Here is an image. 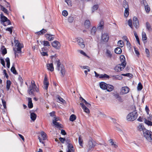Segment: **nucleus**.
I'll return each mask as SVG.
<instances>
[{"mask_svg": "<svg viewBox=\"0 0 152 152\" xmlns=\"http://www.w3.org/2000/svg\"><path fill=\"white\" fill-rule=\"evenodd\" d=\"M144 121L145 123L147 124V125L149 126H152V122H151L150 121H149V120H147L144 119Z\"/></svg>", "mask_w": 152, "mask_h": 152, "instance_id": "obj_40", "label": "nucleus"}, {"mask_svg": "<svg viewBox=\"0 0 152 152\" xmlns=\"http://www.w3.org/2000/svg\"><path fill=\"white\" fill-rule=\"evenodd\" d=\"M142 85L141 83L140 82L138 83L137 87V90L138 91H140L142 89Z\"/></svg>", "mask_w": 152, "mask_h": 152, "instance_id": "obj_48", "label": "nucleus"}, {"mask_svg": "<svg viewBox=\"0 0 152 152\" xmlns=\"http://www.w3.org/2000/svg\"><path fill=\"white\" fill-rule=\"evenodd\" d=\"M123 7L125 10H129V7L127 2L126 0L123 1Z\"/></svg>", "mask_w": 152, "mask_h": 152, "instance_id": "obj_32", "label": "nucleus"}, {"mask_svg": "<svg viewBox=\"0 0 152 152\" xmlns=\"http://www.w3.org/2000/svg\"><path fill=\"white\" fill-rule=\"evenodd\" d=\"M126 63H121V64H119V65H121L120 67L122 68V69H123L124 68V67L126 66Z\"/></svg>", "mask_w": 152, "mask_h": 152, "instance_id": "obj_57", "label": "nucleus"}, {"mask_svg": "<svg viewBox=\"0 0 152 152\" xmlns=\"http://www.w3.org/2000/svg\"><path fill=\"white\" fill-rule=\"evenodd\" d=\"M73 20H74V18L73 17H69L68 18V21L69 23H72L73 22Z\"/></svg>", "mask_w": 152, "mask_h": 152, "instance_id": "obj_56", "label": "nucleus"}, {"mask_svg": "<svg viewBox=\"0 0 152 152\" xmlns=\"http://www.w3.org/2000/svg\"><path fill=\"white\" fill-rule=\"evenodd\" d=\"M133 24L136 28H138L139 25V21H137L136 22H133Z\"/></svg>", "mask_w": 152, "mask_h": 152, "instance_id": "obj_45", "label": "nucleus"}, {"mask_svg": "<svg viewBox=\"0 0 152 152\" xmlns=\"http://www.w3.org/2000/svg\"><path fill=\"white\" fill-rule=\"evenodd\" d=\"M121 65H119V64L117 65L115 68V70L117 72H119L122 70V68L120 67Z\"/></svg>", "mask_w": 152, "mask_h": 152, "instance_id": "obj_29", "label": "nucleus"}, {"mask_svg": "<svg viewBox=\"0 0 152 152\" xmlns=\"http://www.w3.org/2000/svg\"><path fill=\"white\" fill-rule=\"evenodd\" d=\"M52 46L56 49H59L60 48L61 44L57 41H54L51 43Z\"/></svg>", "mask_w": 152, "mask_h": 152, "instance_id": "obj_9", "label": "nucleus"}, {"mask_svg": "<svg viewBox=\"0 0 152 152\" xmlns=\"http://www.w3.org/2000/svg\"><path fill=\"white\" fill-rule=\"evenodd\" d=\"M47 139L46 134L44 132H42L40 133V136H39L38 139L40 142L44 144V142L42 141V140H45Z\"/></svg>", "mask_w": 152, "mask_h": 152, "instance_id": "obj_6", "label": "nucleus"}, {"mask_svg": "<svg viewBox=\"0 0 152 152\" xmlns=\"http://www.w3.org/2000/svg\"><path fill=\"white\" fill-rule=\"evenodd\" d=\"M104 25V22L102 20H101L100 21L99 25L97 27V29L99 30H101L103 28Z\"/></svg>", "mask_w": 152, "mask_h": 152, "instance_id": "obj_21", "label": "nucleus"}, {"mask_svg": "<svg viewBox=\"0 0 152 152\" xmlns=\"http://www.w3.org/2000/svg\"><path fill=\"white\" fill-rule=\"evenodd\" d=\"M80 105L81 106V107L83 109L84 111L87 113H90V110L89 109L87 108L86 106L83 103H80Z\"/></svg>", "mask_w": 152, "mask_h": 152, "instance_id": "obj_15", "label": "nucleus"}, {"mask_svg": "<svg viewBox=\"0 0 152 152\" xmlns=\"http://www.w3.org/2000/svg\"><path fill=\"white\" fill-rule=\"evenodd\" d=\"M96 31V28L95 27H93L91 30V33L92 35H94L95 34Z\"/></svg>", "mask_w": 152, "mask_h": 152, "instance_id": "obj_46", "label": "nucleus"}, {"mask_svg": "<svg viewBox=\"0 0 152 152\" xmlns=\"http://www.w3.org/2000/svg\"><path fill=\"white\" fill-rule=\"evenodd\" d=\"M53 123L55 126L59 128H62V125L61 124H60L57 121H53Z\"/></svg>", "mask_w": 152, "mask_h": 152, "instance_id": "obj_18", "label": "nucleus"}, {"mask_svg": "<svg viewBox=\"0 0 152 152\" xmlns=\"http://www.w3.org/2000/svg\"><path fill=\"white\" fill-rule=\"evenodd\" d=\"M63 15L64 16H66L68 14V13L66 10H63L62 12Z\"/></svg>", "mask_w": 152, "mask_h": 152, "instance_id": "obj_53", "label": "nucleus"}, {"mask_svg": "<svg viewBox=\"0 0 152 152\" xmlns=\"http://www.w3.org/2000/svg\"><path fill=\"white\" fill-rule=\"evenodd\" d=\"M81 68L84 69H86L88 70V72H90V68L87 66H81Z\"/></svg>", "mask_w": 152, "mask_h": 152, "instance_id": "obj_49", "label": "nucleus"}, {"mask_svg": "<svg viewBox=\"0 0 152 152\" xmlns=\"http://www.w3.org/2000/svg\"><path fill=\"white\" fill-rule=\"evenodd\" d=\"M117 100L118 101L120 102H122L123 101V99L120 96L117 99Z\"/></svg>", "mask_w": 152, "mask_h": 152, "instance_id": "obj_64", "label": "nucleus"}, {"mask_svg": "<svg viewBox=\"0 0 152 152\" xmlns=\"http://www.w3.org/2000/svg\"><path fill=\"white\" fill-rule=\"evenodd\" d=\"M39 91V89L37 87L34 80L31 81V85L29 86L28 92L29 95H34V92H38Z\"/></svg>", "mask_w": 152, "mask_h": 152, "instance_id": "obj_3", "label": "nucleus"}, {"mask_svg": "<svg viewBox=\"0 0 152 152\" xmlns=\"http://www.w3.org/2000/svg\"><path fill=\"white\" fill-rule=\"evenodd\" d=\"M94 146V145L93 142L91 141H89L88 142V150L89 151L91 150Z\"/></svg>", "mask_w": 152, "mask_h": 152, "instance_id": "obj_17", "label": "nucleus"}, {"mask_svg": "<svg viewBox=\"0 0 152 152\" xmlns=\"http://www.w3.org/2000/svg\"><path fill=\"white\" fill-rule=\"evenodd\" d=\"M90 23L89 20H86L84 23V25L86 28H88L90 26Z\"/></svg>", "mask_w": 152, "mask_h": 152, "instance_id": "obj_24", "label": "nucleus"}, {"mask_svg": "<svg viewBox=\"0 0 152 152\" xmlns=\"http://www.w3.org/2000/svg\"><path fill=\"white\" fill-rule=\"evenodd\" d=\"M111 144V145L113 146L114 148H116L117 147V145L114 143L113 140L110 139L109 140Z\"/></svg>", "mask_w": 152, "mask_h": 152, "instance_id": "obj_44", "label": "nucleus"}, {"mask_svg": "<svg viewBox=\"0 0 152 152\" xmlns=\"http://www.w3.org/2000/svg\"><path fill=\"white\" fill-rule=\"evenodd\" d=\"M136 109L135 106H133L132 109L133 111L129 113L127 116L126 119L128 121H134L137 118L138 114Z\"/></svg>", "mask_w": 152, "mask_h": 152, "instance_id": "obj_2", "label": "nucleus"}, {"mask_svg": "<svg viewBox=\"0 0 152 152\" xmlns=\"http://www.w3.org/2000/svg\"><path fill=\"white\" fill-rule=\"evenodd\" d=\"M1 64L4 67H5V64L4 60L3 59L1 58Z\"/></svg>", "mask_w": 152, "mask_h": 152, "instance_id": "obj_63", "label": "nucleus"}, {"mask_svg": "<svg viewBox=\"0 0 152 152\" xmlns=\"http://www.w3.org/2000/svg\"><path fill=\"white\" fill-rule=\"evenodd\" d=\"M77 52L80 53L81 54L87 57L88 58H89V57L87 56V55L86 53L84 52L83 50H78Z\"/></svg>", "mask_w": 152, "mask_h": 152, "instance_id": "obj_39", "label": "nucleus"}, {"mask_svg": "<svg viewBox=\"0 0 152 152\" xmlns=\"http://www.w3.org/2000/svg\"><path fill=\"white\" fill-rule=\"evenodd\" d=\"M146 139L148 141L152 142V133L150 134V135L148 136Z\"/></svg>", "mask_w": 152, "mask_h": 152, "instance_id": "obj_38", "label": "nucleus"}, {"mask_svg": "<svg viewBox=\"0 0 152 152\" xmlns=\"http://www.w3.org/2000/svg\"><path fill=\"white\" fill-rule=\"evenodd\" d=\"M145 52L146 54V56L148 57H149L150 56L149 52L148 49L147 48L145 49Z\"/></svg>", "mask_w": 152, "mask_h": 152, "instance_id": "obj_58", "label": "nucleus"}, {"mask_svg": "<svg viewBox=\"0 0 152 152\" xmlns=\"http://www.w3.org/2000/svg\"><path fill=\"white\" fill-rule=\"evenodd\" d=\"M42 56H48L47 52H44L42 51L40 52Z\"/></svg>", "mask_w": 152, "mask_h": 152, "instance_id": "obj_59", "label": "nucleus"}, {"mask_svg": "<svg viewBox=\"0 0 152 152\" xmlns=\"http://www.w3.org/2000/svg\"><path fill=\"white\" fill-rule=\"evenodd\" d=\"M78 45L81 48H84L85 47L84 41L81 38H78L76 39Z\"/></svg>", "mask_w": 152, "mask_h": 152, "instance_id": "obj_8", "label": "nucleus"}, {"mask_svg": "<svg viewBox=\"0 0 152 152\" xmlns=\"http://www.w3.org/2000/svg\"><path fill=\"white\" fill-rule=\"evenodd\" d=\"M109 76L108 75L106 74H104V75H100L99 78H109Z\"/></svg>", "mask_w": 152, "mask_h": 152, "instance_id": "obj_50", "label": "nucleus"}, {"mask_svg": "<svg viewBox=\"0 0 152 152\" xmlns=\"http://www.w3.org/2000/svg\"><path fill=\"white\" fill-rule=\"evenodd\" d=\"M114 87L111 85H107V91L110 92L112 91Z\"/></svg>", "mask_w": 152, "mask_h": 152, "instance_id": "obj_25", "label": "nucleus"}, {"mask_svg": "<svg viewBox=\"0 0 152 152\" xmlns=\"http://www.w3.org/2000/svg\"><path fill=\"white\" fill-rule=\"evenodd\" d=\"M128 24L129 26L131 28H133L132 22L131 19H129L128 21Z\"/></svg>", "mask_w": 152, "mask_h": 152, "instance_id": "obj_51", "label": "nucleus"}, {"mask_svg": "<svg viewBox=\"0 0 152 152\" xmlns=\"http://www.w3.org/2000/svg\"><path fill=\"white\" fill-rule=\"evenodd\" d=\"M78 141L79 144L81 146H82L83 145V140L81 138V137L80 136L79 137Z\"/></svg>", "mask_w": 152, "mask_h": 152, "instance_id": "obj_52", "label": "nucleus"}, {"mask_svg": "<svg viewBox=\"0 0 152 152\" xmlns=\"http://www.w3.org/2000/svg\"><path fill=\"white\" fill-rule=\"evenodd\" d=\"M115 52L118 54H120L122 52V50L120 48H117L115 49Z\"/></svg>", "mask_w": 152, "mask_h": 152, "instance_id": "obj_30", "label": "nucleus"}, {"mask_svg": "<svg viewBox=\"0 0 152 152\" xmlns=\"http://www.w3.org/2000/svg\"><path fill=\"white\" fill-rule=\"evenodd\" d=\"M120 61L122 63H126L125 58L124 56L123 55H121L120 57Z\"/></svg>", "mask_w": 152, "mask_h": 152, "instance_id": "obj_36", "label": "nucleus"}, {"mask_svg": "<svg viewBox=\"0 0 152 152\" xmlns=\"http://www.w3.org/2000/svg\"><path fill=\"white\" fill-rule=\"evenodd\" d=\"M14 42L15 44V48L14 49L15 57L18 56V53H20L21 52V49L23 47V45L20 43L17 40H15Z\"/></svg>", "mask_w": 152, "mask_h": 152, "instance_id": "obj_4", "label": "nucleus"}, {"mask_svg": "<svg viewBox=\"0 0 152 152\" xmlns=\"http://www.w3.org/2000/svg\"><path fill=\"white\" fill-rule=\"evenodd\" d=\"M113 96H114V98L117 99L120 96L117 93H116L114 94Z\"/></svg>", "mask_w": 152, "mask_h": 152, "instance_id": "obj_60", "label": "nucleus"}, {"mask_svg": "<svg viewBox=\"0 0 152 152\" xmlns=\"http://www.w3.org/2000/svg\"><path fill=\"white\" fill-rule=\"evenodd\" d=\"M129 10H125L124 15L125 17L127 18L129 15Z\"/></svg>", "mask_w": 152, "mask_h": 152, "instance_id": "obj_54", "label": "nucleus"}, {"mask_svg": "<svg viewBox=\"0 0 152 152\" xmlns=\"http://www.w3.org/2000/svg\"><path fill=\"white\" fill-rule=\"evenodd\" d=\"M46 66L48 70L51 72H52L54 70V67L52 63L47 64Z\"/></svg>", "mask_w": 152, "mask_h": 152, "instance_id": "obj_16", "label": "nucleus"}, {"mask_svg": "<svg viewBox=\"0 0 152 152\" xmlns=\"http://www.w3.org/2000/svg\"><path fill=\"white\" fill-rule=\"evenodd\" d=\"M45 37L48 41L53 40L55 38V35L49 34H46L45 35Z\"/></svg>", "mask_w": 152, "mask_h": 152, "instance_id": "obj_12", "label": "nucleus"}, {"mask_svg": "<svg viewBox=\"0 0 152 152\" xmlns=\"http://www.w3.org/2000/svg\"><path fill=\"white\" fill-rule=\"evenodd\" d=\"M151 133H152L151 131L147 129H144L143 133V134L144 137L146 139L147 138L148 136H150V134Z\"/></svg>", "mask_w": 152, "mask_h": 152, "instance_id": "obj_14", "label": "nucleus"}, {"mask_svg": "<svg viewBox=\"0 0 152 152\" xmlns=\"http://www.w3.org/2000/svg\"><path fill=\"white\" fill-rule=\"evenodd\" d=\"M99 5L98 4H96L94 5L92 7L93 10H97L99 8Z\"/></svg>", "mask_w": 152, "mask_h": 152, "instance_id": "obj_55", "label": "nucleus"}, {"mask_svg": "<svg viewBox=\"0 0 152 152\" xmlns=\"http://www.w3.org/2000/svg\"><path fill=\"white\" fill-rule=\"evenodd\" d=\"M47 32V30L46 29H42L40 31L37 32V33L38 35H42L44 34Z\"/></svg>", "mask_w": 152, "mask_h": 152, "instance_id": "obj_31", "label": "nucleus"}, {"mask_svg": "<svg viewBox=\"0 0 152 152\" xmlns=\"http://www.w3.org/2000/svg\"><path fill=\"white\" fill-rule=\"evenodd\" d=\"M1 23L5 26L11 24V22L2 13H1Z\"/></svg>", "mask_w": 152, "mask_h": 152, "instance_id": "obj_5", "label": "nucleus"}, {"mask_svg": "<svg viewBox=\"0 0 152 152\" xmlns=\"http://www.w3.org/2000/svg\"><path fill=\"white\" fill-rule=\"evenodd\" d=\"M43 84L44 88L45 90H47L49 83L48 81L47 78L46 76L45 77Z\"/></svg>", "mask_w": 152, "mask_h": 152, "instance_id": "obj_13", "label": "nucleus"}, {"mask_svg": "<svg viewBox=\"0 0 152 152\" xmlns=\"http://www.w3.org/2000/svg\"><path fill=\"white\" fill-rule=\"evenodd\" d=\"M85 103V104L88 107H89L91 106L90 104L87 102L86 100H85L84 102H83V103Z\"/></svg>", "mask_w": 152, "mask_h": 152, "instance_id": "obj_62", "label": "nucleus"}, {"mask_svg": "<svg viewBox=\"0 0 152 152\" xmlns=\"http://www.w3.org/2000/svg\"><path fill=\"white\" fill-rule=\"evenodd\" d=\"M142 39L143 41L146 40L147 39L146 34L145 33L143 32L142 33Z\"/></svg>", "mask_w": 152, "mask_h": 152, "instance_id": "obj_43", "label": "nucleus"}, {"mask_svg": "<svg viewBox=\"0 0 152 152\" xmlns=\"http://www.w3.org/2000/svg\"><path fill=\"white\" fill-rule=\"evenodd\" d=\"M118 46L120 47H122L124 45V42L122 40H119L117 43Z\"/></svg>", "mask_w": 152, "mask_h": 152, "instance_id": "obj_34", "label": "nucleus"}, {"mask_svg": "<svg viewBox=\"0 0 152 152\" xmlns=\"http://www.w3.org/2000/svg\"><path fill=\"white\" fill-rule=\"evenodd\" d=\"M105 55L107 58H111L113 56L112 52L110 50L106 49L105 50Z\"/></svg>", "mask_w": 152, "mask_h": 152, "instance_id": "obj_10", "label": "nucleus"}, {"mask_svg": "<svg viewBox=\"0 0 152 152\" xmlns=\"http://www.w3.org/2000/svg\"><path fill=\"white\" fill-rule=\"evenodd\" d=\"M57 101L59 102H61L63 103H64L65 102V100L62 98L60 96L58 97Z\"/></svg>", "mask_w": 152, "mask_h": 152, "instance_id": "obj_42", "label": "nucleus"}, {"mask_svg": "<svg viewBox=\"0 0 152 152\" xmlns=\"http://www.w3.org/2000/svg\"><path fill=\"white\" fill-rule=\"evenodd\" d=\"M2 103L3 104V105L4 108L5 109L6 108V102L3 99H2Z\"/></svg>", "mask_w": 152, "mask_h": 152, "instance_id": "obj_61", "label": "nucleus"}, {"mask_svg": "<svg viewBox=\"0 0 152 152\" xmlns=\"http://www.w3.org/2000/svg\"><path fill=\"white\" fill-rule=\"evenodd\" d=\"M7 63V67L8 68H9L10 67V59L9 58H7L5 59Z\"/></svg>", "mask_w": 152, "mask_h": 152, "instance_id": "obj_47", "label": "nucleus"}, {"mask_svg": "<svg viewBox=\"0 0 152 152\" xmlns=\"http://www.w3.org/2000/svg\"><path fill=\"white\" fill-rule=\"evenodd\" d=\"M100 88L103 89L105 90L107 88V84L104 82H101L99 84Z\"/></svg>", "mask_w": 152, "mask_h": 152, "instance_id": "obj_19", "label": "nucleus"}, {"mask_svg": "<svg viewBox=\"0 0 152 152\" xmlns=\"http://www.w3.org/2000/svg\"><path fill=\"white\" fill-rule=\"evenodd\" d=\"M109 39V36L107 33L102 34L101 37V40L104 42H107Z\"/></svg>", "mask_w": 152, "mask_h": 152, "instance_id": "obj_11", "label": "nucleus"}, {"mask_svg": "<svg viewBox=\"0 0 152 152\" xmlns=\"http://www.w3.org/2000/svg\"><path fill=\"white\" fill-rule=\"evenodd\" d=\"M11 72L13 74H17V71L15 69V68L14 66L13 65L12 66L11 69Z\"/></svg>", "mask_w": 152, "mask_h": 152, "instance_id": "obj_41", "label": "nucleus"}, {"mask_svg": "<svg viewBox=\"0 0 152 152\" xmlns=\"http://www.w3.org/2000/svg\"><path fill=\"white\" fill-rule=\"evenodd\" d=\"M31 118L33 121H34L37 117V115L36 114L33 113H31V111L30 112Z\"/></svg>", "mask_w": 152, "mask_h": 152, "instance_id": "obj_22", "label": "nucleus"}, {"mask_svg": "<svg viewBox=\"0 0 152 152\" xmlns=\"http://www.w3.org/2000/svg\"><path fill=\"white\" fill-rule=\"evenodd\" d=\"M113 79L115 80H121L122 79V76L118 75H116L113 76Z\"/></svg>", "mask_w": 152, "mask_h": 152, "instance_id": "obj_35", "label": "nucleus"}, {"mask_svg": "<svg viewBox=\"0 0 152 152\" xmlns=\"http://www.w3.org/2000/svg\"><path fill=\"white\" fill-rule=\"evenodd\" d=\"M11 82L10 80H7L6 82V89L7 91H8L10 87Z\"/></svg>", "mask_w": 152, "mask_h": 152, "instance_id": "obj_28", "label": "nucleus"}, {"mask_svg": "<svg viewBox=\"0 0 152 152\" xmlns=\"http://www.w3.org/2000/svg\"><path fill=\"white\" fill-rule=\"evenodd\" d=\"M76 119V116L74 114L71 115L69 118V120L71 121H73Z\"/></svg>", "mask_w": 152, "mask_h": 152, "instance_id": "obj_33", "label": "nucleus"}, {"mask_svg": "<svg viewBox=\"0 0 152 152\" xmlns=\"http://www.w3.org/2000/svg\"><path fill=\"white\" fill-rule=\"evenodd\" d=\"M68 150L67 152H74V149L72 145L69 144L68 145Z\"/></svg>", "mask_w": 152, "mask_h": 152, "instance_id": "obj_23", "label": "nucleus"}, {"mask_svg": "<svg viewBox=\"0 0 152 152\" xmlns=\"http://www.w3.org/2000/svg\"><path fill=\"white\" fill-rule=\"evenodd\" d=\"M28 106L29 108H31L33 107V104L32 103V101L31 98L28 97Z\"/></svg>", "mask_w": 152, "mask_h": 152, "instance_id": "obj_20", "label": "nucleus"}, {"mask_svg": "<svg viewBox=\"0 0 152 152\" xmlns=\"http://www.w3.org/2000/svg\"><path fill=\"white\" fill-rule=\"evenodd\" d=\"M137 129L140 131H143H143L144 129H146L144 128V126L142 125L141 124H140L138 126Z\"/></svg>", "mask_w": 152, "mask_h": 152, "instance_id": "obj_27", "label": "nucleus"}, {"mask_svg": "<svg viewBox=\"0 0 152 152\" xmlns=\"http://www.w3.org/2000/svg\"><path fill=\"white\" fill-rule=\"evenodd\" d=\"M41 44L43 45L44 46H50L49 42L47 41H42L41 42Z\"/></svg>", "mask_w": 152, "mask_h": 152, "instance_id": "obj_26", "label": "nucleus"}, {"mask_svg": "<svg viewBox=\"0 0 152 152\" xmlns=\"http://www.w3.org/2000/svg\"><path fill=\"white\" fill-rule=\"evenodd\" d=\"M56 55L52 56H51V59H55V64H56V68L58 71L60 72L61 73V76L64 77L66 71L64 66L61 65L60 61V60L58 58H56Z\"/></svg>", "mask_w": 152, "mask_h": 152, "instance_id": "obj_1", "label": "nucleus"}, {"mask_svg": "<svg viewBox=\"0 0 152 152\" xmlns=\"http://www.w3.org/2000/svg\"><path fill=\"white\" fill-rule=\"evenodd\" d=\"M129 90L130 89L128 87H123L121 89L120 94L121 95L126 94L129 92Z\"/></svg>", "mask_w": 152, "mask_h": 152, "instance_id": "obj_7", "label": "nucleus"}, {"mask_svg": "<svg viewBox=\"0 0 152 152\" xmlns=\"http://www.w3.org/2000/svg\"><path fill=\"white\" fill-rule=\"evenodd\" d=\"M146 26L147 29L149 31H150L151 30V28L150 25L148 22H147L146 23Z\"/></svg>", "mask_w": 152, "mask_h": 152, "instance_id": "obj_37", "label": "nucleus"}]
</instances>
